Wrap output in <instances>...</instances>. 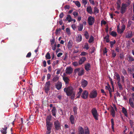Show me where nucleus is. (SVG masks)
<instances>
[{
    "mask_svg": "<svg viewBox=\"0 0 134 134\" xmlns=\"http://www.w3.org/2000/svg\"><path fill=\"white\" fill-rule=\"evenodd\" d=\"M87 81L83 79L81 82L82 87L83 88L85 87L88 84Z\"/></svg>",
    "mask_w": 134,
    "mask_h": 134,
    "instance_id": "nucleus-16",
    "label": "nucleus"
},
{
    "mask_svg": "<svg viewBox=\"0 0 134 134\" xmlns=\"http://www.w3.org/2000/svg\"><path fill=\"white\" fill-rule=\"evenodd\" d=\"M91 112L95 119L96 120H98V114L96 108H93Z\"/></svg>",
    "mask_w": 134,
    "mask_h": 134,
    "instance_id": "nucleus-2",
    "label": "nucleus"
},
{
    "mask_svg": "<svg viewBox=\"0 0 134 134\" xmlns=\"http://www.w3.org/2000/svg\"><path fill=\"white\" fill-rule=\"evenodd\" d=\"M93 41L94 38L92 35H91L89 39L88 42L89 43H91L93 42Z\"/></svg>",
    "mask_w": 134,
    "mask_h": 134,
    "instance_id": "nucleus-39",
    "label": "nucleus"
},
{
    "mask_svg": "<svg viewBox=\"0 0 134 134\" xmlns=\"http://www.w3.org/2000/svg\"><path fill=\"white\" fill-rule=\"evenodd\" d=\"M73 2L75 3V4L79 8L80 7L81 5L80 2L78 1H73Z\"/></svg>",
    "mask_w": 134,
    "mask_h": 134,
    "instance_id": "nucleus-29",
    "label": "nucleus"
},
{
    "mask_svg": "<svg viewBox=\"0 0 134 134\" xmlns=\"http://www.w3.org/2000/svg\"><path fill=\"white\" fill-rule=\"evenodd\" d=\"M87 11L89 13L92 14L93 13L92 9L91 6H88L87 8Z\"/></svg>",
    "mask_w": 134,
    "mask_h": 134,
    "instance_id": "nucleus-20",
    "label": "nucleus"
},
{
    "mask_svg": "<svg viewBox=\"0 0 134 134\" xmlns=\"http://www.w3.org/2000/svg\"><path fill=\"white\" fill-rule=\"evenodd\" d=\"M69 120L71 124H75V119L73 115H70Z\"/></svg>",
    "mask_w": 134,
    "mask_h": 134,
    "instance_id": "nucleus-17",
    "label": "nucleus"
},
{
    "mask_svg": "<svg viewBox=\"0 0 134 134\" xmlns=\"http://www.w3.org/2000/svg\"><path fill=\"white\" fill-rule=\"evenodd\" d=\"M127 5L126 4L122 3L120 9V12L121 14H123L125 13L127 10Z\"/></svg>",
    "mask_w": 134,
    "mask_h": 134,
    "instance_id": "nucleus-5",
    "label": "nucleus"
},
{
    "mask_svg": "<svg viewBox=\"0 0 134 134\" xmlns=\"http://www.w3.org/2000/svg\"><path fill=\"white\" fill-rule=\"evenodd\" d=\"M111 51L112 54L111 57L112 58H114L116 56V53L115 52L114 50H112Z\"/></svg>",
    "mask_w": 134,
    "mask_h": 134,
    "instance_id": "nucleus-34",
    "label": "nucleus"
},
{
    "mask_svg": "<svg viewBox=\"0 0 134 134\" xmlns=\"http://www.w3.org/2000/svg\"><path fill=\"white\" fill-rule=\"evenodd\" d=\"M116 41L115 40H114L113 41H110V44L111 48H112L113 47Z\"/></svg>",
    "mask_w": 134,
    "mask_h": 134,
    "instance_id": "nucleus-41",
    "label": "nucleus"
},
{
    "mask_svg": "<svg viewBox=\"0 0 134 134\" xmlns=\"http://www.w3.org/2000/svg\"><path fill=\"white\" fill-rule=\"evenodd\" d=\"M63 79L65 82L66 85L69 83V79L68 77H63Z\"/></svg>",
    "mask_w": 134,
    "mask_h": 134,
    "instance_id": "nucleus-25",
    "label": "nucleus"
},
{
    "mask_svg": "<svg viewBox=\"0 0 134 134\" xmlns=\"http://www.w3.org/2000/svg\"><path fill=\"white\" fill-rule=\"evenodd\" d=\"M51 117L48 116L47 117L46 119V123L47 122H51L50 121L51 120Z\"/></svg>",
    "mask_w": 134,
    "mask_h": 134,
    "instance_id": "nucleus-47",
    "label": "nucleus"
},
{
    "mask_svg": "<svg viewBox=\"0 0 134 134\" xmlns=\"http://www.w3.org/2000/svg\"><path fill=\"white\" fill-rule=\"evenodd\" d=\"M7 127L5 125L4 127L2 128V129L1 130V132L3 134H6L7 133Z\"/></svg>",
    "mask_w": 134,
    "mask_h": 134,
    "instance_id": "nucleus-19",
    "label": "nucleus"
},
{
    "mask_svg": "<svg viewBox=\"0 0 134 134\" xmlns=\"http://www.w3.org/2000/svg\"><path fill=\"white\" fill-rule=\"evenodd\" d=\"M77 108L76 106L74 107H73V111L74 113V114L75 115H77Z\"/></svg>",
    "mask_w": 134,
    "mask_h": 134,
    "instance_id": "nucleus-35",
    "label": "nucleus"
},
{
    "mask_svg": "<svg viewBox=\"0 0 134 134\" xmlns=\"http://www.w3.org/2000/svg\"><path fill=\"white\" fill-rule=\"evenodd\" d=\"M74 73L75 75L77 73L78 75L79 76H81L83 74L84 70L83 69L81 70L80 68H76L75 69Z\"/></svg>",
    "mask_w": 134,
    "mask_h": 134,
    "instance_id": "nucleus-3",
    "label": "nucleus"
},
{
    "mask_svg": "<svg viewBox=\"0 0 134 134\" xmlns=\"http://www.w3.org/2000/svg\"><path fill=\"white\" fill-rule=\"evenodd\" d=\"M122 113L123 114H124L125 116H126V117H128L127 111L125 107H122Z\"/></svg>",
    "mask_w": 134,
    "mask_h": 134,
    "instance_id": "nucleus-21",
    "label": "nucleus"
},
{
    "mask_svg": "<svg viewBox=\"0 0 134 134\" xmlns=\"http://www.w3.org/2000/svg\"><path fill=\"white\" fill-rule=\"evenodd\" d=\"M45 86L50 87V83L49 81L46 82V83Z\"/></svg>",
    "mask_w": 134,
    "mask_h": 134,
    "instance_id": "nucleus-58",
    "label": "nucleus"
},
{
    "mask_svg": "<svg viewBox=\"0 0 134 134\" xmlns=\"http://www.w3.org/2000/svg\"><path fill=\"white\" fill-rule=\"evenodd\" d=\"M133 36L132 32L130 30H128L125 35V37L127 38H131Z\"/></svg>",
    "mask_w": 134,
    "mask_h": 134,
    "instance_id": "nucleus-11",
    "label": "nucleus"
},
{
    "mask_svg": "<svg viewBox=\"0 0 134 134\" xmlns=\"http://www.w3.org/2000/svg\"><path fill=\"white\" fill-rule=\"evenodd\" d=\"M131 24L132 22L131 21H129L128 22L127 27H130L131 26Z\"/></svg>",
    "mask_w": 134,
    "mask_h": 134,
    "instance_id": "nucleus-62",
    "label": "nucleus"
},
{
    "mask_svg": "<svg viewBox=\"0 0 134 134\" xmlns=\"http://www.w3.org/2000/svg\"><path fill=\"white\" fill-rule=\"evenodd\" d=\"M117 83L120 90H122L123 89L122 86L120 83V81H118Z\"/></svg>",
    "mask_w": 134,
    "mask_h": 134,
    "instance_id": "nucleus-32",
    "label": "nucleus"
},
{
    "mask_svg": "<svg viewBox=\"0 0 134 134\" xmlns=\"http://www.w3.org/2000/svg\"><path fill=\"white\" fill-rule=\"evenodd\" d=\"M86 58L85 57H82L79 58L78 63L79 65H81L86 60Z\"/></svg>",
    "mask_w": 134,
    "mask_h": 134,
    "instance_id": "nucleus-12",
    "label": "nucleus"
},
{
    "mask_svg": "<svg viewBox=\"0 0 134 134\" xmlns=\"http://www.w3.org/2000/svg\"><path fill=\"white\" fill-rule=\"evenodd\" d=\"M65 71L66 74H70L72 73V69L71 67L69 66L66 68Z\"/></svg>",
    "mask_w": 134,
    "mask_h": 134,
    "instance_id": "nucleus-14",
    "label": "nucleus"
},
{
    "mask_svg": "<svg viewBox=\"0 0 134 134\" xmlns=\"http://www.w3.org/2000/svg\"><path fill=\"white\" fill-rule=\"evenodd\" d=\"M91 66L90 63H87L85 65V69L87 71L91 70Z\"/></svg>",
    "mask_w": 134,
    "mask_h": 134,
    "instance_id": "nucleus-15",
    "label": "nucleus"
},
{
    "mask_svg": "<svg viewBox=\"0 0 134 134\" xmlns=\"http://www.w3.org/2000/svg\"><path fill=\"white\" fill-rule=\"evenodd\" d=\"M88 53L86 52L83 51L81 52L80 55L81 56H85L87 55Z\"/></svg>",
    "mask_w": 134,
    "mask_h": 134,
    "instance_id": "nucleus-55",
    "label": "nucleus"
},
{
    "mask_svg": "<svg viewBox=\"0 0 134 134\" xmlns=\"http://www.w3.org/2000/svg\"><path fill=\"white\" fill-rule=\"evenodd\" d=\"M46 58L47 59H50L51 58L49 53L48 52L47 53L45 56Z\"/></svg>",
    "mask_w": 134,
    "mask_h": 134,
    "instance_id": "nucleus-46",
    "label": "nucleus"
},
{
    "mask_svg": "<svg viewBox=\"0 0 134 134\" xmlns=\"http://www.w3.org/2000/svg\"><path fill=\"white\" fill-rule=\"evenodd\" d=\"M125 28L126 26L125 25L123 24L121 26V29L124 31L125 29Z\"/></svg>",
    "mask_w": 134,
    "mask_h": 134,
    "instance_id": "nucleus-59",
    "label": "nucleus"
},
{
    "mask_svg": "<svg viewBox=\"0 0 134 134\" xmlns=\"http://www.w3.org/2000/svg\"><path fill=\"white\" fill-rule=\"evenodd\" d=\"M61 30V29L60 28L57 29L55 30V33L56 34H58L59 32H60Z\"/></svg>",
    "mask_w": 134,
    "mask_h": 134,
    "instance_id": "nucleus-53",
    "label": "nucleus"
},
{
    "mask_svg": "<svg viewBox=\"0 0 134 134\" xmlns=\"http://www.w3.org/2000/svg\"><path fill=\"white\" fill-rule=\"evenodd\" d=\"M85 134H90V131L88 127H85Z\"/></svg>",
    "mask_w": 134,
    "mask_h": 134,
    "instance_id": "nucleus-36",
    "label": "nucleus"
},
{
    "mask_svg": "<svg viewBox=\"0 0 134 134\" xmlns=\"http://www.w3.org/2000/svg\"><path fill=\"white\" fill-rule=\"evenodd\" d=\"M88 91L86 90H84L82 93L81 97L83 99H86L88 97Z\"/></svg>",
    "mask_w": 134,
    "mask_h": 134,
    "instance_id": "nucleus-10",
    "label": "nucleus"
},
{
    "mask_svg": "<svg viewBox=\"0 0 134 134\" xmlns=\"http://www.w3.org/2000/svg\"><path fill=\"white\" fill-rule=\"evenodd\" d=\"M115 110L113 107H112L111 110V114L113 117H114L115 116Z\"/></svg>",
    "mask_w": 134,
    "mask_h": 134,
    "instance_id": "nucleus-31",
    "label": "nucleus"
},
{
    "mask_svg": "<svg viewBox=\"0 0 134 134\" xmlns=\"http://www.w3.org/2000/svg\"><path fill=\"white\" fill-rule=\"evenodd\" d=\"M72 41L71 40H70L68 43V47L69 49L71 48L72 46Z\"/></svg>",
    "mask_w": 134,
    "mask_h": 134,
    "instance_id": "nucleus-30",
    "label": "nucleus"
},
{
    "mask_svg": "<svg viewBox=\"0 0 134 134\" xmlns=\"http://www.w3.org/2000/svg\"><path fill=\"white\" fill-rule=\"evenodd\" d=\"M127 60L129 62H132L134 61V58L131 55H129L127 56Z\"/></svg>",
    "mask_w": 134,
    "mask_h": 134,
    "instance_id": "nucleus-24",
    "label": "nucleus"
},
{
    "mask_svg": "<svg viewBox=\"0 0 134 134\" xmlns=\"http://www.w3.org/2000/svg\"><path fill=\"white\" fill-rule=\"evenodd\" d=\"M110 35H111L112 36L114 37H116L117 35V34L116 32L112 31L110 34Z\"/></svg>",
    "mask_w": 134,
    "mask_h": 134,
    "instance_id": "nucleus-42",
    "label": "nucleus"
},
{
    "mask_svg": "<svg viewBox=\"0 0 134 134\" xmlns=\"http://www.w3.org/2000/svg\"><path fill=\"white\" fill-rule=\"evenodd\" d=\"M114 75L116 76V79L118 81H120L121 78L119 74L116 72L114 74Z\"/></svg>",
    "mask_w": 134,
    "mask_h": 134,
    "instance_id": "nucleus-23",
    "label": "nucleus"
},
{
    "mask_svg": "<svg viewBox=\"0 0 134 134\" xmlns=\"http://www.w3.org/2000/svg\"><path fill=\"white\" fill-rule=\"evenodd\" d=\"M82 37L80 34H79L77 38V41L78 42H80L82 41Z\"/></svg>",
    "mask_w": 134,
    "mask_h": 134,
    "instance_id": "nucleus-38",
    "label": "nucleus"
},
{
    "mask_svg": "<svg viewBox=\"0 0 134 134\" xmlns=\"http://www.w3.org/2000/svg\"><path fill=\"white\" fill-rule=\"evenodd\" d=\"M111 128L113 132H114V119H111Z\"/></svg>",
    "mask_w": 134,
    "mask_h": 134,
    "instance_id": "nucleus-33",
    "label": "nucleus"
},
{
    "mask_svg": "<svg viewBox=\"0 0 134 134\" xmlns=\"http://www.w3.org/2000/svg\"><path fill=\"white\" fill-rule=\"evenodd\" d=\"M95 19L94 17L90 16L88 17L87 22L90 25H92L94 23Z\"/></svg>",
    "mask_w": 134,
    "mask_h": 134,
    "instance_id": "nucleus-8",
    "label": "nucleus"
},
{
    "mask_svg": "<svg viewBox=\"0 0 134 134\" xmlns=\"http://www.w3.org/2000/svg\"><path fill=\"white\" fill-rule=\"evenodd\" d=\"M84 130L83 128L82 127L79 128V134H84Z\"/></svg>",
    "mask_w": 134,
    "mask_h": 134,
    "instance_id": "nucleus-28",
    "label": "nucleus"
},
{
    "mask_svg": "<svg viewBox=\"0 0 134 134\" xmlns=\"http://www.w3.org/2000/svg\"><path fill=\"white\" fill-rule=\"evenodd\" d=\"M59 79V77L57 76H56L54 77L53 79V81L54 82H56Z\"/></svg>",
    "mask_w": 134,
    "mask_h": 134,
    "instance_id": "nucleus-56",
    "label": "nucleus"
},
{
    "mask_svg": "<svg viewBox=\"0 0 134 134\" xmlns=\"http://www.w3.org/2000/svg\"><path fill=\"white\" fill-rule=\"evenodd\" d=\"M72 14L74 16L75 18H76L77 16H78L79 14L78 12L76 11H74L72 13Z\"/></svg>",
    "mask_w": 134,
    "mask_h": 134,
    "instance_id": "nucleus-48",
    "label": "nucleus"
},
{
    "mask_svg": "<svg viewBox=\"0 0 134 134\" xmlns=\"http://www.w3.org/2000/svg\"><path fill=\"white\" fill-rule=\"evenodd\" d=\"M99 12V10L96 7L94 8V13L95 14L98 13Z\"/></svg>",
    "mask_w": 134,
    "mask_h": 134,
    "instance_id": "nucleus-43",
    "label": "nucleus"
},
{
    "mask_svg": "<svg viewBox=\"0 0 134 134\" xmlns=\"http://www.w3.org/2000/svg\"><path fill=\"white\" fill-rule=\"evenodd\" d=\"M82 3L84 5H86L87 3V0H82Z\"/></svg>",
    "mask_w": 134,
    "mask_h": 134,
    "instance_id": "nucleus-61",
    "label": "nucleus"
},
{
    "mask_svg": "<svg viewBox=\"0 0 134 134\" xmlns=\"http://www.w3.org/2000/svg\"><path fill=\"white\" fill-rule=\"evenodd\" d=\"M79 92H78L77 94H76V96H77L76 98H79L81 93L83 91L82 89L81 88H79Z\"/></svg>",
    "mask_w": 134,
    "mask_h": 134,
    "instance_id": "nucleus-22",
    "label": "nucleus"
},
{
    "mask_svg": "<svg viewBox=\"0 0 134 134\" xmlns=\"http://www.w3.org/2000/svg\"><path fill=\"white\" fill-rule=\"evenodd\" d=\"M62 82L59 81H58L55 85V87L58 90H60L62 88Z\"/></svg>",
    "mask_w": 134,
    "mask_h": 134,
    "instance_id": "nucleus-13",
    "label": "nucleus"
},
{
    "mask_svg": "<svg viewBox=\"0 0 134 134\" xmlns=\"http://www.w3.org/2000/svg\"><path fill=\"white\" fill-rule=\"evenodd\" d=\"M52 124L49 122L46 123V126L47 130V134H50L51 132V130L52 127Z\"/></svg>",
    "mask_w": 134,
    "mask_h": 134,
    "instance_id": "nucleus-4",
    "label": "nucleus"
},
{
    "mask_svg": "<svg viewBox=\"0 0 134 134\" xmlns=\"http://www.w3.org/2000/svg\"><path fill=\"white\" fill-rule=\"evenodd\" d=\"M72 65L74 66H77L79 65V63L77 62H73L72 63Z\"/></svg>",
    "mask_w": 134,
    "mask_h": 134,
    "instance_id": "nucleus-54",
    "label": "nucleus"
},
{
    "mask_svg": "<svg viewBox=\"0 0 134 134\" xmlns=\"http://www.w3.org/2000/svg\"><path fill=\"white\" fill-rule=\"evenodd\" d=\"M84 36L86 39H88L89 38V34L87 31H85Z\"/></svg>",
    "mask_w": 134,
    "mask_h": 134,
    "instance_id": "nucleus-44",
    "label": "nucleus"
},
{
    "mask_svg": "<svg viewBox=\"0 0 134 134\" xmlns=\"http://www.w3.org/2000/svg\"><path fill=\"white\" fill-rule=\"evenodd\" d=\"M72 19L71 16L70 15H68L66 20L68 21L69 22H70L71 21Z\"/></svg>",
    "mask_w": 134,
    "mask_h": 134,
    "instance_id": "nucleus-27",
    "label": "nucleus"
},
{
    "mask_svg": "<svg viewBox=\"0 0 134 134\" xmlns=\"http://www.w3.org/2000/svg\"><path fill=\"white\" fill-rule=\"evenodd\" d=\"M117 30L118 32L120 34H122L124 31L123 30H122L121 29H119L118 26L117 27Z\"/></svg>",
    "mask_w": 134,
    "mask_h": 134,
    "instance_id": "nucleus-40",
    "label": "nucleus"
},
{
    "mask_svg": "<svg viewBox=\"0 0 134 134\" xmlns=\"http://www.w3.org/2000/svg\"><path fill=\"white\" fill-rule=\"evenodd\" d=\"M121 82L122 83H125V77L124 76L122 75L121 76Z\"/></svg>",
    "mask_w": 134,
    "mask_h": 134,
    "instance_id": "nucleus-50",
    "label": "nucleus"
},
{
    "mask_svg": "<svg viewBox=\"0 0 134 134\" xmlns=\"http://www.w3.org/2000/svg\"><path fill=\"white\" fill-rule=\"evenodd\" d=\"M97 91L95 90H93L90 93L89 97L91 98H94L97 97Z\"/></svg>",
    "mask_w": 134,
    "mask_h": 134,
    "instance_id": "nucleus-7",
    "label": "nucleus"
},
{
    "mask_svg": "<svg viewBox=\"0 0 134 134\" xmlns=\"http://www.w3.org/2000/svg\"><path fill=\"white\" fill-rule=\"evenodd\" d=\"M57 111V110L56 108L55 107H53L51 111L52 113V115L55 117H56V112Z\"/></svg>",
    "mask_w": 134,
    "mask_h": 134,
    "instance_id": "nucleus-18",
    "label": "nucleus"
},
{
    "mask_svg": "<svg viewBox=\"0 0 134 134\" xmlns=\"http://www.w3.org/2000/svg\"><path fill=\"white\" fill-rule=\"evenodd\" d=\"M95 50V48L94 47H92L91 49V53L92 54L93 53Z\"/></svg>",
    "mask_w": 134,
    "mask_h": 134,
    "instance_id": "nucleus-57",
    "label": "nucleus"
},
{
    "mask_svg": "<svg viewBox=\"0 0 134 134\" xmlns=\"http://www.w3.org/2000/svg\"><path fill=\"white\" fill-rule=\"evenodd\" d=\"M50 87L45 86L44 89L46 93H48V92L49 90Z\"/></svg>",
    "mask_w": 134,
    "mask_h": 134,
    "instance_id": "nucleus-45",
    "label": "nucleus"
},
{
    "mask_svg": "<svg viewBox=\"0 0 134 134\" xmlns=\"http://www.w3.org/2000/svg\"><path fill=\"white\" fill-rule=\"evenodd\" d=\"M83 24H80L78 26V30L79 31H81L82 30L83 28Z\"/></svg>",
    "mask_w": 134,
    "mask_h": 134,
    "instance_id": "nucleus-26",
    "label": "nucleus"
},
{
    "mask_svg": "<svg viewBox=\"0 0 134 134\" xmlns=\"http://www.w3.org/2000/svg\"><path fill=\"white\" fill-rule=\"evenodd\" d=\"M56 46L57 45L56 44H55L54 46H52V49L54 51L56 49Z\"/></svg>",
    "mask_w": 134,
    "mask_h": 134,
    "instance_id": "nucleus-63",
    "label": "nucleus"
},
{
    "mask_svg": "<svg viewBox=\"0 0 134 134\" xmlns=\"http://www.w3.org/2000/svg\"><path fill=\"white\" fill-rule=\"evenodd\" d=\"M64 16V14L63 12H62L59 15V17L60 18H62L63 17V16Z\"/></svg>",
    "mask_w": 134,
    "mask_h": 134,
    "instance_id": "nucleus-64",
    "label": "nucleus"
},
{
    "mask_svg": "<svg viewBox=\"0 0 134 134\" xmlns=\"http://www.w3.org/2000/svg\"><path fill=\"white\" fill-rule=\"evenodd\" d=\"M31 52H29L26 55V57L28 58L30 57L31 56Z\"/></svg>",
    "mask_w": 134,
    "mask_h": 134,
    "instance_id": "nucleus-60",
    "label": "nucleus"
},
{
    "mask_svg": "<svg viewBox=\"0 0 134 134\" xmlns=\"http://www.w3.org/2000/svg\"><path fill=\"white\" fill-rule=\"evenodd\" d=\"M132 98H130L129 100V103L131 106L133 108H134V104L133 101L134 102V93H133L132 94Z\"/></svg>",
    "mask_w": 134,
    "mask_h": 134,
    "instance_id": "nucleus-9",
    "label": "nucleus"
},
{
    "mask_svg": "<svg viewBox=\"0 0 134 134\" xmlns=\"http://www.w3.org/2000/svg\"><path fill=\"white\" fill-rule=\"evenodd\" d=\"M59 61L58 60H57L53 62V63L52 64L53 66H54L55 65L58 64Z\"/></svg>",
    "mask_w": 134,
    "mask_h": 134,
    "instance_id": "nucleus-49",
    "label": "nucleus"
},
{
    "mask_svg": "<svg viewBox=\"0 0 134 134\" xmlns=\"http://www.w3.org/2000/svg\"><path fill=\"white\" fill-rule=\"evenodd\" d=\"M75 94H76L75 92L74 93L72 94L71 95V96L70 98H71V99H72V100L74 99L75 97Z\"/></svg>",
    "mask_w": 134,
    "mask_h": 134,
    "instance_id": "nucleus-52",
    "label": "nucleus"
},
{
    "mask_svg": "<svg viewBox=\"0 0 134 134\" xmlns=\"http://www.w3.org/2000/svg\"><path fill=\"white\" fill-rule=\"evenodd\" d=\"M84 48H86L87 50L89 48V45L87 43H86L85 44L84 46Z\"/></svg>",
    "mask_w": 134,
    "mask_h": 134,
    "instance_id": "nucleus-51",
    "label": "nucleus"
},
{
    "mask_svg": "<svg viewBox=\"0 0 134 134\" xmlns=\"http://www.w3.org/2000/svg\"><path fill=\"white\" fill-rule=\"evenodd\" d=\"M54 125L55 129L56 130H58L60 129L61 124L58 120H57L54 122Z\"/></svg>",
    "mask_w": 134,
    "mask_h": 134,
    "instance_id": "nucleus-6",
    "label": "nucleus"
},
{
    "mask_svg": "<svg viewBox=\"0 0 134 134\" xmlns=\"http://www.w3.org/2000/svg\"><path fill=\"white\" fill-rule=\"evenodd\" d=\"M122 72L123 74L125 76H128L127 72L126 70L124 69H123L122 70Z\"/></svg>",
    "mask_w": 134,
    "mask_h": 134,
    "instance_id": "nucleus-37",
    "label": "nucleus"
},
{
    "mask_svg": "<svg viewBox=\"0 0 134 134\" xmlns=\"http://www.w3.org/2000/svg\"><path fill=\"white\" fill-rule=\"evenodd\" d=\"M64 91L66 93L68 96H70L75 92L74 91V89L71 86H69L67 87H65L64 89Z\"/></svg>",
    "mask_w": 134,
    "mask_h": 134,
    "instance_id": "nucleus-1",
    "label": "nucleus"
}]
</instances>
